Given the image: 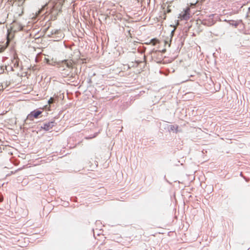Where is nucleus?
I'll list each match as a JSON object with an SVG mask.
<instances>
[{
    "instance_id": "nucleus-1",
    "label": "nucleus",
    "mask_w": 250,
    "mask_h": 250,
    "mask_svg": "<svg viewBox=\"0 0 250 250\" xmlns=\"http://www.w3.org/2000/svg\"><path fill=\"white\" fill-rule=\"evenodd\" d=\"M53 122H49L44 124L43 125L42 127V128L44 130L47 131L52 128V127L53 126Z\"/></svg>"
},
{
    "instance_id": "nucleus-2",
    "label": "nucleus",
    "mask_w": 250,
    "mask_h": 250,
    "mask_svg": "<svg viewBox=\"0 0 250 250\" xmlns=\"http://www.w3.org/2000/svg\"><path fill=\"white\" fill-rule=\"evenodd\" d=\"M42 112L41 111L38 110L36 111L31 112L28 115V117L30 118L31 117H34L35 118H37L39 115L41 114Z\"/></svg>"
},
{
    "instance_id": "nucleus-5",
    "label": "nucleus",
    "mask_w": 250,
    "mask_h": 250,
    "mask_svg": "<svg viewBox=\"0 0 250 250\" xmlns=\"http://www.w3.org/2000/svg\"><path fill=\"white\" fill-rule=\"evenodd\" d=\"M175 29V26L174 27L173 29L171 31V34L172 35L173 32L174 31Z\"/></svg>"
},
{
    "instance_id": "nucleus-3",
    "label": "nucleus",
    "mask_w": 250,
    "mask_h": 250,
    "mask_svg": "<svg viewBox=\"0 0 250 250\" xmlns=\"http://www.w3.org/2000/svg\"><path fill=\"white\" fill-rule=\"evenodd\" d=\"M53 102V99L52 98H51L48 101V103L49 104H50L51 103H52Z\"/></svg>"
},
{
    "instance_id": "nucleus-4",
    "label": "nucleus",
    "mask_w": 250,
    "mask_h": 250,
    "mask_svg": "<svg viewBox=\"0 0 250 250\" xmlns=\"http://www.w3.org/2000/svg\"><path fill=\"white\" fill-rule=\"evenodd\" d=\"M187 18V14L185 13V15L183 16V18L184 19H186Z\"/></svg>"
}]
</instances>
